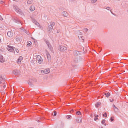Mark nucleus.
<instances>
[{
  "label": "nucleus",
  "mask_w": 128,
  "mask_h": 128,
  "mask_svg": "<svg viewBox=\"0 0 128 128\" xmlns=\"http://www.w3.org/2000/svg\"><path fill=\"white\" fill-rule=\"evenodd\" d=\"M110 8H110V7H108L106 8V9L108 10H110Z\"/></svg>",
  "instance_id": "obj_43"
},
{
  "label": "nucleus",
  "mask_w": 128,
  "mask_h": 128,
  "mask_svg": "<svg viewBox=\"0 0 128 128\" xmlns=\"http://www.w3.org/2000/svg\"><path fill=\"white\" fill-rule=\"evenodd\" d=\"M34 43L35 44H36L38 43L36 41V40H34Z\"/></svg>",
  "instance_id": "obj_47"
},
{
  "label": "nucleus",
  "mask_w": 128,
  "mask_h": 128,
  "mask_svg": "<svg viewBox=\"0 0 128 128\" xmlns=\"http://www.w3.org/2000/svg\"><path fill=\"white\" fill-rule=\"evenodd\" d=\"M106 56H108V55H107Z\"/></svg>",
  "instance_id": "obj_63"
},
{
  "label": "nucleus",
  "mask_w": 128,
  "mask_h": 128,
  "mask_svg": "<svg viewBox=\"0 0 128 128\" xmlns=\"http://www.w3.org/2000/svg\"><path fill=\"white\" fill-rule=\"evenodd\" d=\"M106 121V120L104 119L102 120V121L101 123L103 124H105V122Z\"/></svg>",
  "instance_id": "obj_37"
},
{
  "label": "nucleus",
  "mask_w": 128,
  "mask_h": 128,
  "mask_svg": "<svg viewBox=\"0 0 128 128\" xmlns=\"http://www.w3.org/2000/svg\"><path fill=\"white\" fill-rule=\"evenodd\" d=\"M33 82L34 80L32 79L29 80L28 81V84L31 86H32L33 85Z\"/></svg>",
  "instance_id": "obj_10"
},
{
  "label": "nucleus",
  "mask_w": 128,
  "mask_h": 128,
  "mask_svg": "<svg viewBox=\"0 0 128 128\" xmlns=\"http://www.w3.org/2000/svg\"><path fill=\"white\" fill-rule=\"evenodd\" d=\"M35 24L37 26H38L40 28H42V26H40V25L39 24V23H38V22L36 23Z\"/></svg>",
  "instance_id": "obj_29"
},
{
  "label": "nucleus",
  "mask_w": 128,
  "mask_h": 128,
  "mask_svg": "<svg viewBox=\"0 0 128 128\" xmlns=\"http://www.w3.org/2000/svg\"><path fill=\"white\" fill-rule=\"evenodd\" d=\"M33 2V0H28L27 2V3L28 4H30L32 3Z\"/></svg>",
  "instance_id": "obj_27"
},
{
  "label": "nucleus",
  "mask_w": 128,
  "mask_h": 128,
  "mask_svg": "<svg viewBox=\"0 0 128 128\" xmlns=\"http://www.w3.org/2000/svg\"><path fill=\"white\" fill-rule=\"evenodd\" d=\"M12 73L15 76L20 75V70L16 69L13 70L12 72Z\"/></svg>",
  "instance_id": "obj_4"
},
{
  "label": "nucleus",
  "mask_w": 128,
  "mask_h": 128,
  "mask_svg": "<svg viewBox=\"0 0 128 128\" xmlns=\"http://www.w3.org/2000/svg\"><path fill=\"white\" fill-rule=\"evenodd\" d=\"M103 117H105L106 118H107V114L106 112H105L104 114L103 115Z\"/></svg>",
  "instance_id": "obj_35"
},
{
  "label": "nucleus",
  "mask_w": 128,
  "mask_h": 128,
  "mask_svg": "<svg viewBox=\"0 0 128 128\" xmlns=\"http://www.w3.org/2000/svg\"><path fill=\"white\" fill-rule=\"evenodd\" d=\"M7 35L10 38H12L13 36V34L12 32L9 31L8 32Z\"/></svg>",
  "instance_id": "obj_12"
},
{
  "label": "nucleus",
  "mask_w": 128,
  "mask_h": 128,
  "mask_svg": "<svg viewBox=\"0 0 128 128\" xmlns=\"http://www.w3.org/2000/svg\"><path fill=\"white\" fill-rule=\"evenodd\" d=\"M6 85H4L3 86V88H6Z\"/></svg>",
  "instance_id": "obj_52"
},
{
  "label": "nucleus",
  "mask_w": 128,
  "mask_h": 128,
  "mask_svg": "<svg viewBox=\"0 0 128 128\" xmlns=\"http://www.w3.org/2000/svg\"><path fill=\"white\" fill-rule=\"evenodd\" d=\"M27 44L28 46H30L32 44V43L30 41H28V42Z\"/></svg>",
  "instance_id": "obj_26"
},
{
  "label": "nucleus",
  "mask_w": 128,
  "mask_h": 128,
  "mask_svg": "<svg viewBox=\"0 0 128 128\" xmlns=\"http://www.w3.org/2000/svg\"><path fill=\"white\" fill-rule=\"evenodd\" d=\"M74 56L73 58V60L74 62L76 63H77L79 61L82 60V58L80 57V56Z\"/></svg>",
  "instance_id": "obj_3"
},
{
  "label": "nucleus",
  "mask_w": 128,
  "mask_h": 128,
  "mask_svg": "<svg viewBox=\"0 0 128 128\" xmlns=\"http://www.w3.org/2000/svg\"><path fill=\"white\" fill-rule=\"evenodd\" d=\"M0 56H2V55H0Z\"/></svg>",
  "instance_id": "obj_61"
},
{
  "label": "nucleus",
  "mask_w": 128,
  "mask_h": 128,
  "mask_svg": "<svg viewBox=\"0 0 128 128\" xmlns=\"http://www.w3.org/2000/svg\"><path fill=\"white\" fill-rule=\"evenodd\" d=\"M113 106L114 109L115 111H116V112H118L119 111L118 109L115 106V105L114 104H113Z\"/></svg>",
  "instance_id": "obj_21"
},
{
  "label": "nucleus",
  "mask_w": 128,
  "mask_h": 128,
  "mask_svg": "<svg viewBox=\"0 0 128 128\" xmlns=\"http://www.w3.org/2000/svg\"><path fill=\"white\" fill-rule=\"evenodd\" d=\"M60 32V31L59 30H57V33H59Z\"/></svg>",
  "instance_id": "obj_55"
},
{
  "label": "nucleus",
  "mask_w": 128,
  "mask_h": 128,
  "mask_svg": "<svg viewBox=\"0 0 128 128\" xmlns=\"http://www.w3.org/2000/svg\"><path fill=\"white\" fill-rule=\"evenodd\" d=\"M34 57L36 58L37 60L38 61V62L40 64H41L43 60L41 56H34Z\"/></svg>",
  "instance_id": "obj_7"
},
{
  "label": "nucleus",
  "mask_w": 128,
  "mask_h": 128,
  "mask_svg": "<svg viewBox=\"0 0 128 128\" xmlns=\"http://www.w3.org/2000/svg\"><path fill=\"white\" fill-rule=\"evenodd\" d=\"M36 56H40L39 55H36Z\"/></svg>",
  "instance_id": "obj_59"
},
{
  "label": "nucleus",
  "mask_w": 128,
  "mask_h": 128,
  "mask_svg": "<svg viewBox=\"0 0 128 128\" xmlns=\"http://www.w3.org/2000/svg\"><path fill=\"white\" fill-rule=\"evenodd\" d=\"M84 30L86 32H87L88 30V29L86 28L84 29Z\"/></svg>",
  "instance_id": "obj_45"
},
{
  "label": "nucleus",
  "mask_w": 128,
  "mask_h": 128,
  "mask_svg": "<svg viewBox=\"0 0 128 128\" xmlns=\"http://www.w3.org/2000/svg\"><path fill=\"white\" fill-rule=\"evenodd\" d=\"M13 0L14 1H17V0Z\"/></svg>",
  "instance_id": "obj_57"
},
{
  "label": "nucleus",
  "mask_w": 128,
  "mask_h": 128,
  "mask_svg": "<svg viewBox=\"0 0 128 128\" xmlns=\"http://www.w3.org/2000/svg\"><path fill=\"white\" fill-rule=\"evenodd\" d=\"M100 128H103V127H100Z\"/></svg>",
  "instance_id": "obj_60"
},
{
  "label": "nucleus",
  "mask_w": 128,
  "mask_h": 128,
  "mask_svg": "<svg viewBox=\"0 0 128 128\" xmlns=\"http://www.w3.org/2000/svg\"><path fill=\"white\" fill-rule=\"evenodd\" d=\"M98 47L99 49V51L100 52L102 50V48H101L99 47Z\"/></svg>",
  "instance_id": "obj_40"
},
{
  "label": "nucleus",
  "mask_w": 128,
  "mask_h": 128,
  "mask_svg": "<svg viewBox=\"0 0 128 128\" xmlns=\"http://www.w3.org/2000/svg\"><path fill=\"white\" fill-rule=\"evenodd\" d=\"M76 113L77 115H79L81 114V113L79 111L76 112Z\"/></svg>",
  "instance_id": "obj_34"
},
{
  "label": "nucleus",
  "mask_w": 128,
  "mask_h": 128,
  "mask_svg": "<svg viewBox=\"0 0 128 128\" xmlns=\"http://www.w3.org/2000/svg\"><path fill=\"white\" fill-rule=\"evenodd\" d=\"M0 3L4 5V2L2 1H1L0 2Z\"/></svg>",
  "instance_id": "obj_39"
},
{
  "label": "nucleus",
  "mask_w": 128,
  "mask_h": 128,
  "mask_svg": "<svg viewBox=\"0 0 128 128\" xmlns=\"http://www.w3.org/2000/svg\"><path fill=\"white\" fill-rule=\"evenodd\" d=\"M58 50H60V52H64L67 50V48L62 46H60L58 47Z\"/></svg>",
  "instance_id": "obj_5"
},
{
  "label": "nucleus",
  "mask_w": 128,
  "mask_h": 128,
  "mask_svg": "<svg viewBox=\"0 0 128 128\" xmlns=\"http://www.w3.org/2000/svg\"><path fill=\"white\" fill-rule=\"evenodd\" d=\"M94 116L95 117L94 118V120L95 121H96L98 119V117L99 116L98 115H95Z\"/></svg>",
  "instance_id": "obj_25"
},
{
  "label": "nucleus",
  "mask_w": 128,
  "mask_h": 128,
  "mask_svg": "<svg viewBox=\"0 0 128 128\" xmlns=\"http://www.w3.org/2000/svg\"><path fill=\"white\" fill-rule=\"evenodd\" d=\"M30 18L32 20V22L34 24H36L38 22L32 16L30 17Z\"/></svg>",
  "instance_id": "obj_16"
},
{
  "label": "nucleus",
  "mask_w": 128,
  "mask_h": 128,
  "mask_svg": "<svg viewBox=\"0 0 128 128\" xmlns=\"http://www.w3.org/2000/svg\"><path fill=\"white\" fill-rule=\"evenodd\" d=\"M34 56H33V58H34Z\"/></svg>",
  "instance_id": "obj_64"
},
{
  "label": "nucleus",
  "mask_w": 128,
  "mask_h": 128,
  "mask_svg": "<svg viewBox=\"0 0 128 128\" xmlns=\"http://www.w3.org/2000/svg\"><path fill=\"white\" fill-rule=\"evenodd\" d=\"M15 51L16 52V55H19L18 54L19 53V50H18V49L15 48L14 49V51Z\"/></svg>",
  "instance_id": "obj_24"
},
{
  "label": "nucleus",
  "mask_w": 128,
  "mask_h": 128,
  "mask_svg": "<svg viewBox=\"0 0 128 128\" xmlns=\"http://www.w3.org/2000/svg\"><path fill=\"white\" fill-rule=\"evenodd\" d=\"M50 72V70L49 69H46L44 70L43 73L46 74H48Z\"/></svg>",
  "instance_id": "obj_13"
},
{
  "label": "nucleus",
  "mask_w": 128,
  "mask_h": 128,
  "mask_svg": "<svg viewBox=\"0 0 128 128\" xmlns=\"http://www.w3.org/2000/svg\"><path fill=\"white\" fill-rule=\"evenodd\" d=\"M71 116L70 115H68L66 116V118L68 119H70Z\"/></svg>",
  "instance_id": "obj_38"
},
{
  "label": "nucleus",
  "mask_w": 128,
  "mask_h": 128,
  "mask_svg": "<svg viewBox=\"0 0 128 128\" xmlns=\"http://www.w3.org/2000/svg\"><path fill=\"white\" fill-rule=\"evenodd\" d=\"M48 46V48H49L50 49V50L52 52H53V51H54V50H53V48L52 47V46L51 44H50V45Z\"/></svg>",
  "instance_id": "obj_18"
},
{
  "label": "nucleus",
  "mask_w": 128,
  "mask_h": 128,
  "mask_svg": "<svg viewBox=\"0 0 128 128\" xmlns=\"http://www.w3.org/2000/svg\"><path fill=\"white\" fill-rule=\"evenodd\" d=\"M31 38L32 40H36L32 37H31Z\"/></svg>",
  "instance_id": "obj_49"
},
{
  "label": "nucleus",
  "mask_w": 128,
  "mask_h": 128,
  "mask_svg": "<svg viewBox=\"0 0 128 128\" xmlns=\"http://www.w3.org/2000/svg\"><path fill=\"white\" fill-rule=\"evenodd\" d=\"M81 38L82 39V40L83 41H84V37L83 36H81Z\"/></svg>",
  "instance_id": "obj_42"
},
{
  "label": "nucleus",
  "mask_w": 128,
  "mask_h": 128,
  "mask_svg": "<svg viewBox=\"0 0 128 128\" xmlns=\"http://www.w3.org/2000/svg\"><path fill=\"white\" fill-rule=\"evenodd\" d=\"M44 70H42L41 72V73H43V72H44Z\"/></svg>",
  "instance_id": "obj_53"
},
{
  "label": "nucleus",
  "mask_w": 128,
  "mask_h": 128,
  "mask_svg": "<svg viewBox=\"0 0 128 128\" xmlns=\"http://www.w3.org/2000/svg\"><path fill=\"white\" fill-rule=\"evenodd\" d=\"M54 113H53L52 115L54 116H56L57 115V112H56V111H54Z\"/></svg>",
  "instance_id": "obj_32"
},
{
  "label": "nucleus",
  "mask_w": 128,
  "mask_h": 128,
  "mask_svg": "<svg viewBox=\"0 0 128 128\" xmlns=\"http://www.w3.org/2000/svg\"><path fill=\"white\" fill-rule=\"evenodd\" d=\"M104 125L105 126H106V124H104Z\"/></svg>",
  "instance_id": "obj_58"
},
{
  "label": "nucleus",
  "mask_w": 128,
  "mask_h": 128,
  "mask_svg": "<svg viewBox=\"0 0 128 128\" xmlns=\"http://www.w3.org/2000/svg\"><path fill=\"white\" fill-rule=\"evenodd\" d=\"M45 42L46 43V44L48 46L50 45L51 44L50 42L48 41L45 40Z\"/></svg>",
  "instance_id": "obj_30"
},
{
  "label": "nucleus",
  "mask_w": 128,
  "mask_h": 128,
  "mask_svg": "<svg viewBox=\"0 0 128 128\" xmlns=\"http://www.w3.org/2000/svg\"><path fill=\"white\" fill-rule=\"evenodd\" d=\"M0 28H2V26H1V27H0Z\"/></svg>",
  "instance_id": "obj_62"
},
{
  "label": "nucleus",
  "mask_w": 128,
  "mask_h": 128,
  "mask_svg": "<svg viewBox=\"0 0 128 128\" xmlns=\"http://www.w3.org/2000/svg\"><path fill=\"white\" fill-rule=\"evenodd\" d=\"M5 80V79L3 78L2 76H0V84H1L2 83V81H4Z\"/></svg>",
  "instance_id": "obj_15"
},
{
  "label": "nucleus",
  "mask_w": 128,
  "mask_h": 128,
  "mask_svg": "<svg viewBox=\"0 0 128 128\" xmlns=\"http://www.w3.org/2000/svg\"><path fill=\"white\" fill-rule=\"evenodd\" d=\"M101 103L100 102H98L96 103V108H98L100 105Z\"/></svg>",
  "instance_id": "obj_28"
},
{
  "label": "nucleus",
  "mask_w": 128,
  "mask_h": 128,
  "mask_svg": "<svg viewBox=\"0 0 128 128\" xmlns=\"http://www.w3.org/2000/svg\"><path fill=\"white\" fill-rule=\"evenodd\" d=\"M14 8L15 10L18 13L22 15L24 14L22 10L19 8L17 6H14Z\"/></svg>",
  "instance_id": "obj_1"
},
{
  "label": "nucleus",
  "mask_w": 128,
  "mask_h": 128,
  "mask_svg": "<svg viewBox=\"0 0 128 128\" xmlns=\"http://www.w3.org/2000/svg\"><path fill=\"white\" fill-rule=\"evenodd\" d=\"M23 58L22 56H20V57L18 58V60L17 61V62L18 63L20 64V63L21 64V62L22 60H23Z\"/></svg>",
  "instance_id": "obj_14"
},
{
  "label": "nucleus",
  "mask_w": 128,
  "mask_h": 128,
  "mask_svg": "<svg viewBox=\"0 0 128 128\" xmlns=\"http://www.w3.org/2000/svg\"><path fill=\"white\" fill-rule=\"evenodd\" d=\"M82 53V52L78 51H75L74 52H73L74 56H78L80 55H81V54Z\"/></svg>",
  "instance_id": "obj_8"
},
{
  "label": "nucleus",
  "mask_w": 128,
  "mask_h": 128,
  "mask_svg": "<svg viewBox=\"0 0 128 128\" xmlns=\"http://www.w3.org/2000/svg\"><path fill=\"white\" fill-rule=\"evenodd\" d=\"M110 100V102H112L114 101V99H113L112 100Z\"/></svg>",
  "instance_id": "obj_51"
},
{
  "label": "nucleus",
  "mask_w": 128,
  "mask_h": 128,
  "mask_svg": "<svg viewBox=\"0 0 128 128\" xmlns=\"http://www.w3.org/2000/svg\"><path fill=\"white\" fill-rule=\"evenodd\" d=\"M3 20V18L2 16L0 15V20Z\"/></svg>",
  "instance_id": "obj_44"
},
{
  "label": "nucleus",
  "mask_w": 128,
  "mask_h": 128,
  "mask_svg": "<svg viewBox=\"0 0 128 128\" xmlns=\"http://www.w3.org/2000/svg\"><path fill=\"white\" fill-rule=\"evenodd\" d=\"M46 56H50L49 53L46 50Z\"/></svg>",
  "instance_id": "obj_33"
},
{
  "label": "nucleus",
  "mask_w": 128,
  "mask_h": 128,
  "mask_svg": "<svg viewBox=\"0 0 128 128\" xmlns=\"http://www.w3.org/2000/svg\"><path fill=\"white\" fill-rule=\"evenodd\" d=\"M13 20L17 24H19L20 23V21L18 20L17 18H14L13 19Z\"/></svg>",
  "instance_id": "obj_17"
},
{
  "label": "nucleus",
  "mask_w": 128,
  "mask_h": 128,
  "mask_svg": "<svg viewBox=\"0 0 128 128\" xmlns=\"http://www.w3.org/2000/svg\"><path fill=\"white\" fill-rule=\"evenodd\" d=\"M114 0L115 1H120V0Z\"/></svg>",
  "instance_id": "obj_54"
},
{
  "label": "nucleus",
  "mask_w": 128,
  "mask_h": 128,
  "mask_svg": "<svg viewBox=\"0 0 128 128\" xmlns=\"http://www.w3.org/2000/svg\"><path fill=\"white\" fill-rule=\"evenodd\" d=\"M35 8L34 6H31L30 8V10L31 11H33L35 10Z\"/></svg>",
  "instance_id": "obj_22"
},
{
  "label": "nucleus",
  "mask_w": 128,
  "mask_h": 128,
  "mask_svg": "<svg viewBox=\"0 0 128 128\" xmlns=\"http://www.w3.org/2000/svg\"><path fill=\"white\" fill-rule=\"evenodd\" d=\"M15 48H14L12 46L8 45V47L7 49L8 51L12 52H14L15 54V52L14 51Z\"/></svg>",
  "instance_id": "obj_2"
},
{
  "label": "nucleus",
  "mask_w": 128,
  "mask_h": 128,
  "mask_svg": "<svg viewBox=\"0 0 128 128\" xmlns=\"http://www.w3.org/2000/svg\"><path fill=\"white\" fill-rule=\"evenodd\" d=\"M80 35H82V32H80Z\"/></svg>",
  "instance_id": "obj_56"
},
{
  "label": "nucleus",
  "mask_w": 128,
  "mask_h": 128,
  "mask_svg": "<svg viewBox=\"0 0 128 128\" xmlns=\"http://www.w3.org/2000/svg\"><path fill=\"white\" fill-rule=\"evenodd\" d=\"M98 0H91L92 3L93 4L95 3Z\"/></svg>",
  "instance_id": "obj_31"
},
{
  "label": "nucleus",
  "mask_w": 128,
  "mask_h": 128,
  "mask_svg": "<svg viewBox=\"0 0 128 128\" xmlns=\"http://www.w3.org/2000/svg\"><path fill=\"white\" fill-rule=\"evenodd\" d=\"M48 59L49 60H51V56H47Z\"/></svg>",
  "instance_id": "obj_41"
},
{
  "label": "nucleus",
  "mask_w": 128,
  "mask_h": 128,
  "mask_svg": "<svg viewBox=\"0 0 128 128\" xmlns=\"http://www.w3.org/2000/svg\"><path fill=\"white\" fill-rule=\"evenodd\" d=\"M110 12H111V13L113 15H114L115 16V14H114L113 13V12H112V11L111 10H110Z\"/></svg>",
  "instance_id": "obj_50"
},
{
  "label": "nucleus",
  "mask_w": 128,
  "mask_h": 128,
  "mask_svg": "<svg viewBox=\"0 0 128 128\" xmlns=\"http://www.w3.org/2000/svg\"><path fill=\"white\" fill-rule=\"evenodd\" d=\"M114 120V117H112L110 118V121H111V122H112Z\"/></svg>",
  "instance_id": "obj_36"
},
{
  "label": "nucleus",
  "mask_w": 128,
  "mask_h": 128,
  "mask_svg": "<svg viewBox=\"0 0 128 128\" xmlns=\"http://www.w3.org/2000/svg\"><path fill=\"white\" fill-rule=\"evenodd\" d=\"M4 60L3 56H0V62H1L2 63L4 62L5 61Z\"/></svg>",
  "instance_id": "obj_19"
},
{
  "label": "nucleus",
  "mask_w": 128,
  "mask_h": 128,
  "mask_svg": "<svg viewBox=\"0 0 128 128\" xmlns=\"http://www.w3.org/2000/svg\"><path fill=\"white\" fill-rule=\"evenodd\" d=\"M22 36H18L16 37V40L17 42H20L22 40Z\"/></svg>",
  "instance_id": "obj_9"
},
{
  "label": "nucleus",
  "mask_w": 128,
  "mask_h": 128,
  "mask_svg": "<svg viewBox=\"0 0 128 128\" xmlns=\"http://www.w3.org/2000/svg\"><path fill=\"white\" fill-rule=\"evenodd\" d=\"M80 118H81V120H80V122L79 119L78 118L76 120H74L75 122L74 124H76V122L77 123H82V117H80Z\"/></svg>",
  "instance_id": "obj_11"
},
{
  "label": "nucleus",
  "mask_w": 128,
  "mask_h": 128,
  "mask_svg": "<svg viewBox=\"0 0 128 128\" xmlns=\"http://www.w3.org/2000/svg\"><path fill=\"white\" fill-rule=\"evenodd\" d=\"M62 14L63 15V16L65 17H67L68 15V14L66 12H63L62 13Z\"/></svg>",
  "instance_id": "obj_20"
},
{
  "label": "nucleus",
  "mask_w": 128,
  "mask_h": 128,
  "mask_svg": "<svg viewBox=\"0 0 128 128\" xmlns=\"http://www.w3.org/2000/svg\"><path fill=\"white\" fill-rule=\"evenodd\" d=\"M104 95L107 98H108L110 96V94L109 92H108L107 93H105L104 94Z\"/></svg>",
  "instance_id": "obj_23"
},
{
  "label": "nucleus",
  "mask_w": 128,
  "mask_h": 128,
  "mask_svg": "<svg viewBox=\"0 0 128 128\" xmlns=\"http://www.w3.org/2000/svg\"><path fill=\"white\" fill-rule=\"evenodd\" d=\"M72 67H74V68H76L77 67V66H76L72 65Z\"/></svg>",
  "instance_id": "obj_46"
},
{
  "label": "nucleus",
  "mask_w": 128,
  "mask_h": 128,
  "mask_svg": "<svg viewBox=\"0 0 128 128\" xmlns=\"http://www.w3.org/2000/svg\"><path fill=\"white\" fill-rule=\"evenodd\" d=\"M70 2H74V0H70Z\"/></svg>",
  "instance_id": "obj_48"
},
{
  "label": "nucleus",
  "mask_w": 128,
  "mask_h": 128,
  "mask_svg": "<svg viewBox=\"0 0 128 128\" xmlns=\"http://www.w3.org/2000/svg\"><path fill=\"white\" fill-rule=\"evenodd\" d=\"M55 24L54 22H51L50 25L48 26V31H50V30H52L53 29V26H54Z\"/></svg>",
  "instance_id": "obj_6"
}]
</instances>
